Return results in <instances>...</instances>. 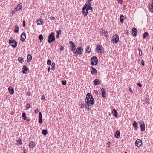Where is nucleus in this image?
Here are the masks:
<instances>
[{"label":"nucleus","instance_id":"obj_9","mask_svg":"<svg viewBox=\"0 0 153 153\" xmlns=\"http://www.w3.org/2000/svg\"><path fill=\"white\" fill-rule=\"evenodd\" d=\"M149 8V11L153 13V0L150 2Z\"/></svg>","mask_w":153,"mask_h":153},{"label":"nucleus","instance_id":"obj_64","mask_svg":"<svg viewBox=\"0 0 153 153\" xmlns=\"http://www.w3.org/2000/svg\"><path fill=\"white\" fill-rule=\"evenodd\" d=\"M152 49L153 50V47H152Z\"/></svg>","mask_w":153,"mask_h":153},{"label":"nucleus","instance_id":"obj_40","mask_svg":"<svg viewBox=\"0 0 153 153\" xmlns=\"http://www.w3.org/2000/svg\"><path fill=\"white\" fill-rule=\"evenodd\" d=\"M15 32L18 33L19 32V27H18L17 26L16 28V29L15 30Z\"/></svg>","mask_w":153,"mask_h":153},{"label":"nucleus","instance_id":"obj_13","mask_svg":"<svg viewBox=\"0 0 153 153\" xmlns=\"http://www.w3.org/2000/svg\"><path fill=\"white\" fill-rule=\"evenodd\" d=\"M100 31L101 34L104 35L106 37L108 36V33L107 31H105L104 30L102 29L100 30Z\"/></svg>","mask_w":153,"mask_h":153},{"label":"nucleus","instance_id":"obj_17","mask_svg":"<svg viewBox=\"0 0 153 153\" xmlns=\"http://www.w3.org/2000/svg\"><path fill=\"white\" fill-rule=\"evenodd\" d=\"M137 30L134 27H133L132 29V34L134 36H136L137 35Z\"/></svg>","mask_w":153,"mask_h":153},{"label":"nucleus","instance_id":"obj_43","mask_svg":"<svg viewBox=\"0 0 153 153\" xmlns=\"http://www.w3.org/2000/svg\"><path fill=\"white\" fill-rule=\"evenodd\" d=\"M61 30L60 29L59 30H58L57 31V34L59 35L60 34H61Z\"/></svg>","mask_w":153,"mask_h":153},{"label":"nucleus","instance_id":"obj_42","mask_svg":"<svg viewBox=\"0 0 153 153\" xmlns=\"http://www.w3.org/2000/svg\"><path fill=\"white\" fill-rule=\"evenodd\" d=\"M47 64L48 65H50L51 64V61L50 60L48 59L47 62Z\"/></svg>","mask_w":153,"mask_h":153},{"label":"nucleus","instance_id":"obj_35","mask_svg":"<svg viewBox=\"0 0 153 153\" xmlns=\"http://www.w3.org/2000/svg\"><path fill=\"white\" fill-rule=\"evenodd\" d=\"M86 103V105H85V107L88 110H89L90 108H89V105H91L90 104L88 103H87V102Z\"/></svg>","mask_w":153,"mask_h":153},{"label":"nucleus","instance_id":"obj_46","mask_svg":"<svg viewBox=\"0 0 153 153\" xmlns=\"http://www.w3.org/2000/svg\"><path fill=\"white\" fill-rule=\"evenodd\" d=\"M64 48L62 46H60V49L61 51H63L64 50Z\"/></svg>","mask_w":153,"mask_h":153},{"label":"nucleus","instance_id":"obj_16","mask_svg":"<svg viewBox=\"0 0 153 153\" xmlns=\"http://www.w3.org/2000/svg\"><path fill=\"white\" fill-rule=\"evenodd\" d=\"M8 90L10 94L13 95L14 94V90L13 88L11 86L9 87Z\"/></svg>","mask_w":153,"mask_h":153},{"label":"nucleus","instance_id":"obj_56","mask_svg":"<svg viewBox=\"0 0 153 153\" xmlns=\"http://www.w3.org/2000/svg\"><path fill=\"white\" fill-rule=\"evenodd\" d=\"M84 108V105H82V106L81 107V108Z\"/></svg>","mask_w":153,"mask_h":153},{"label":"nucleus","instance_id":"obj_32","mask_svg":"<svg viewBox=\"0 0 153 153\" xmlns=\"http://www.w3.org/2000/svg\"><path fill=\"white\" fill-rule=\"evenodd\" d=\"M27 59L28 60H29V61L30 62V61L32 59V57L31 55L29 54L27 56Z\"/></svg>","mask_w":153,"mask_h":153},{"label":"nucleus","instance_id":"obj_50","mask_svg":"<svg viewBox=\"0 0 153 153\" xmlns=\"http://www.w3.org/2000/svg\"><path fill=\"white\" fill-rule=\"evenodd\" d=\"M23 26L24 27L25 26V20H24L23 22Z\"/></svg>","mask_w":153,"mask_h":153},{"label":"nucleus","instance_id":"obj_1","mask_svg":"<svg viewBox=\"0 0 153 153\" xmlns=\"http://www.w3.org/2000/svg\"><path fill=\"white\" fill-rule=\"evenodd\" d=\"M89 10H91V11L92 10V8L91 6V4L90 3L84 5L82 9V12L83 14L85 16H87Z\"/></svg>","mask_w":153,"mask_h":153},{"label":"nucleus","instance_id":"obj_61","mask_svg":"<svg viewBox=\"0 0 153 153\" xmlns=\"http://www.w3.org/2000/svg\"><path fill=\"white\" fill-rule=\"evenodd\" d=\"M89 1H92V0H88Z\"/></svg>","mask_w":153,"mask_h":153},{"label":"nucleus","instance_id":"obj_5","mask_svg":"<svg viewBox=\"0 0 153 153\" xmlns=\"http://www.w3.org/2000/svg\"><path fill=\"white\" fill-rule=\"evenodd\" d=\"M91 62L93 65H95L98 62V60L97 57L94 56L91 59Z\"/></svg>","mask_w":153,"mask_h":153},{"label":"nucleus","instance_id":"obj_45","mask_svg":"<svg viewBox=\"0 0 153 153\" xmlns=\"http://www.w3.org/2000/svg\"><path fill=\"white\" fill-rule=\"evenodd\" d=\"M45 98V97L44 95H43L42 96L41 100H44Z\"/></svg>","mask_w":153,"mask_h":153},{"label":"nucleus","instance_id":"obj_7","mask_svg":"<svg viewBox=\"0 0 153 153\" xmlns=\"http://www.w3.org/2000/svg\"><path fill=\"white\" fill-rule=\"evenodd\" d=\"M119 36L118 35L115 34L114 35L113 37V39L112 41L113 43H117L119 40Z\"/></svg>","mask_w":153,"mask_h":153},{"label":"nucleus","instance_id":"obj_11","mask_svg":"<svg viewBox=\"0 0 153 153\" xmlns=\"http://www.w3.org/2000/svg\"><path fill=\"white\" fill-rule=\"evenodd\" d=\"M26 38V36L25 33L23 32L22 33L21 36L20 40L22 42H24Z\"/></svg>","mask_w":153,"mask_h":153},{"label":"nucleus","instance_id":"obj_19","mask_svg":"<svg viewBox=\"0 0 153 153\" xmlns=\"http://www.w3.org/2000/svg\"><path fill=\"white\" fill-rule=\"evenodd\" d=\"M115 136L117 138H119L120 136V132L119 130H117L115 133Z\"/></svg>","mask_w":153,"mask_h":153},{"label":"nucleus","instance_id":"obj_14","mask_svg":"<svg viewBox=\"0 0 153 153\" xmlns=\"http://www.w3.org/2000/svg\"><path fill=\"white\" fill-rule=\"evenodd\" d=\"M22 69H23V73L24 74L27 73V71H29L28 68L25 65L23 66V68Z\"/></svg>","mask_w":153,"mask_h":153},{"label":"nucleus","instance_id":"obj_60","mask_svg":"<svg viewBox=\"0 0 153 153\" xmlns=\"http://www.w3.org/2000/svg\"><path fill=\"white\" fill-rule=\"evenodd\" d=\"M15 13V11H14L13 12V14Z\"/></svg>","mask_w":153,"mask_h":153},{"label":"nucleus","instance_id":"obj_62","mask_svg":"<svg viewBox=\"0 0 153 153\" xmlns=\"http://www.w3.org/2000/svg\"><path fill=\"white\" fill-rule=\"evenodd\" d=\"M24 153H26V152H25V151H24Z\"/></svg>","mask_w":153,"mask_h":153},{"label":"nucleus","instance_id":"obj_31","mask_svg":"<svg viewBox=\"0 0 153 153\" xmlns=\"http://www.w3.org/2000/svg\"><path fill=\"white\" fill-rule=\"evenodd\" d=\"M22 117L24 120H26L27 117L26 116V114L25 112H23L22 114Z\"/></svg>","mask_w":153,"mask_h":153},{"label":"nucleus","instance_id":"obj_58","mask_svg":"<svg viewBox=\"0 0 153 153\" xmlns=\"http://www.w3.org/2000/svg\"><path fill=\"white\" fill-rule=\"evenodd\" d=\"M50 70V67H49L48 68V71H49Z\"/></svg>","mask_w":153,"mask_h":153},{"label":"nucleus","instance_id":"obj_27","mask_svg":"<svg viewBox=\"0 0 153 153\" xmlns=\"http://www.w3.org/2000/svg\"><path fill=\"white\" fill-rule=\"evenodd\" d=\"M112 113H113V115H114L116 117H117V113L116 110L114 109L113 110Z\"/></svg>","mask_w":153,"mask_h":153},{"label":"nucleus","instance_id":"obj_23","mask_svg":"<svg viewBox=\"0 0 153 153\" xmlns=\"http://www.w3.org/2000/svg\"><path fill=\"white\" fill-rule=\"evenodd\" d=\"M94 85H100V81L98 79H95L94 81Z\"/></svg>","mask_w":153,"mask_h":153},{"label":"nucleus","instance_id":"obj_24","mask_svg":"<svg viewBox=\"0 0 153 153\" xmlns=\"http://www.w3.org/2000/svg\"><path fill=\"white\" fill-rule=\"evenodd\" d=\"M124 20V17L123 15H121L120 16V22L121 23H123Z\"/></svg>","mask_w":153,"mask_h":153},{"label":"nucleus","instance_id":"obj_34","mask_svg":"<svg viewBox=\"0 0 153 153\" xmlns=\"http://www.w3.org/2000/svg\"><path fill=\"white\" fill-rule=\"evenodd\" d=\"M39 38L41 42H42L43 39V36L41 34L39 36Z\"/></svg>","mask_w":153,"mask_h":153},{"label":"nucleus","instance_id":"obj_51","mask_svg":"<svg viewBox=\"0 0 153 153\" xmlns=\"http://www.w3.org/2000/svg\"><path fill=\"white\" fill-rule=\"evenodd\" d=\"M94 92L96 94H97L98 93V91L96 90Z\"/></svg>","mask_w":153,"mask_h":153},{"label":"nucleus","instance_id":"obj_41","mask_svg":"<svg viewBox=\"0 0 153 153\" xmlns=\"http://www.w3.org/2000/svg\"><path fill=\"white\" fill-rule=\"evenodd\" d=\"M62 82L63 85H65L66 84V81L65 80L62 81Z\"/></svg>","mask_w":153,"mask_h":153},{"label":"nucleus","instance_id":"obj_54","mask_svg":"<svg viewBox=\"0 0 153 153\" xmlns=\"http://www.w3.org/2000/svg\"><path fill=\"white\" fill-rule=\"evenodd\" d=\"M51 20H54L55 19L54 17H51Z\"/></svg>","mask_w":153,"mask_h":153},{"label":"nucleus","instance_id":"obj_3","mask_svg":"<svg viewBox=\"0 0 153 153\" xmlns=\"http://www.w3.org/2000/svg\"><path fill=\"white\" fill-rule=\"evenodd\" d=\"M54 34L53 32H52L49 35L48 37V42L49 43H50L55 40V38Z\"/></svg>","mask_w":153,"mask_h":153},{"label":"nucleus","instance_id":"obj_15","mask_svg":"<svg viewBox=\"0 0 153 153\" xmlns=\"http://www.w3.org/2000/svg\"><path fill=\"white\" fill-rule=\"evenodd\" d=\"M42 113L41 112L39 113V123L41 124L42 123Z\"/></svg>","mask_w":153,"mask_h":153},{"label":"nucleus","instance_id":"obj_52","mask_svg":"<svg viewBox=\"0 0 153 153\" xmlns=\"http://www.w3.org/2000/svg\"><path fill=\"white\" fill-rule=\"evenodd\" d=\"M27 95H28L29 96H30L31 95V93L30 92H27Z\"/></svg>","mask_w":153,"mask_h":153},{"label":"nucleus","instance_id":"obj_55","mask_svg":"<svg viewBox=\"0 0 153 153\" xmlns=\"http://www.w3.org/2000/svg\"><path fill=\"white\" fill-rule=\"evenodd\" d=\"M59 35L57 34V35L56 36V38H58L59 37Z\"/></svg>","mask_w":153,"mask_h":153},{"label":"nucleus","instance_id":"obj_20","mask_svg":"<svg viewBox=\"0 0 153 153\" xmlns=\"http://www.w3.org/2000/svg\"><path fill=\"white\" fill-rule=\"evenodd\" d=\"M140 127L141 128V130L142 131H145V125L144 123L141 124Z\"/></svg>","mask_w":153,"mask_h":153},{"label":"nucleus","instance_id":"obj_22","mask_svg":"<svg viewBox=\"0 0 153 153\" xmlns=\"http://www.w3.org/2000/svg\"><path fill=\"white\" fill-rule=\"evenodd\" d=\"M92 71H91V74H97V70L93 67H91Z\"/></svg>","mask_w":153,"mask_h":153},{"label":"nucleus","instance_id":"obj_49","mask_svg":"<svg viewBox=\"0 0 153 153\" xmlns=\"http://www.w3.org/2000/svg\"><path fill=\"white\" fill-rule=\"evenodd\" d=\"M39 109H36L35 110V113H38V112H39Z\"/></svg>","mask_w":153,"mask_h":153},{"label":"nucleus","instance_id":"obj_10","mask_svg":"<svg viewBox=\"0 0 153 153\" xmlns=\"http://www.w3.org/2000/svg\"><path fill=\"white\" fill-rule=\"evenodd\" d=\"M69 43L71 45V49L72 51H74L76 49L75 44L72 41H71L69 42Z\"/></svg>","mask_w":153,"mask_h":153},{"label":"nucleus","instance_id":"obj_47","mask_svg":"<svg viewBox=\"0 0 153 153\" xmlns=\"http://www.w3.org/2000/svg\"><path fill=\"white\" fill-rule=\"evenodd\" d=\"M137 85L138 86H139L140 87H141L142 86V85L140 82L137 83Z\"/></svg>","mask_w":153,"mask_h":153},{"label":"nucleus","instance_id":"obj_37","mask_svg":"<svg viewBox=\"0 0 153 153\" xmlns=\"http://www.w3.org/2000/svg\"><path fill=\"white\" fill-rule=\"evenodd\" d=\"M17 142L18 143V144L20 145H21L22 144V140L21 139L19 138L18 140L17 141Z\"/></svg>","mask_w":153,"mask_h":153},{"label":"nucleus","instance_id":"obj_4","mask_svg":"<svg viewBox=\"0 0 153 153\" xmlns=\"http://www.w3.org/2000/svg\"><path fill=\"white\" fill-rule=\"evenodd\" d=\"M96 50L97 52L101 55H102L104 53L103 48L100 45H98L96 47Z\"/></svg>","mask_w":153,"mask_h":153},{"label":"nucleus","instance_id":"obj_18","mask_svg":"<svg viewBox=\"0 0 153 153\" xmlns=\"http://www.w3.org/2000/svg\"><path fill=\"white\" fill-rule=\"evenodd\" d=\"M37 24L39 25H43V21L42 19L39 18L37 21Z\"/></svg>","mask_w":153,"mask_h":153},{"label":"nucleus","instance_id":"obj_39","mask_svg":"<svg viewBox=\"0 0 153 153\" xmlns=\"http://www.w3.org/2000/svg\"><path fill=\"white\" fill-rule=\"evenodd\" d=\"M139 55L140 56H141L142 55V51L141 49H139Z\"/></svg>","mask_w":153,"mask_h":153},{"label":"nucleus","instance_id":"obj_25","mask_svg":"<svg viewBox=\"0 0 153 153\" xmlns=\"http://www.w3.org/2000/svg\"><path fill=\"white\" fill-rule=\"evenodd\" d=\"M86 52L88 54L89 53H90L91 49L90 47L88 46H87L86 48Z\"/></svg>","mask_w":153,"mask_h":153},{"label":"nucleus","instance_id":"obj_57","mask_svg":"<svg viewBox=\"0 0 153 153\" xmlns=\"http://www.w3.org/2000/svg\"><path fill=\"white\" fill-rule=\"evenodd\" d=\"M27 120L28 122H29L30 121V119H28Z\"/></svg>","mask_w":153,"mask_h":153},{"label":"nucleus","instance_id":"obj_44","mask_svg":"<svg viewBox=\"0 0 153 153\" xmlns=\"http://www.w3.org/2000/svg\"><path fill=\"white\" fill-rule=\"evenodd\" d=\"M30 103H28V104H27V109H26V110H27V109H29L30 108Z\"/></svg>","mask_w":153,"mask_h":153},{"label":"nucleus","instance_id":"obj_12","mask_svg":"<svg viewBox=\"0 0 153 153\" xmlns=\"http://www.w3.org/2000/svg\"><path fill=\"white\" fill-rule=\"evenodd\" d=\"M142 143V141L140 139H137L135 142V145L137 147L140 146Z\"/></svg>","mask_w":153,"mask_h":153},{"label":"nucleus","instance_id":"obj_48","mask_svg":"<svg viewBox=\"0 0 153 153\" xmlns=\"http://www.w3.org/2000/svg\"><path fill=\"white\" fill-rule=\"evenodd\" d=\"M141 64L143 66H144L145 65L144 61L143 60L141 61Z\"/></svg>","mask_w":153,"mask_h":153},{"label":"nucleus","instance_id":"obj_38","mask_svg":"<svg viewBox=\"0 0 153 153\" xmlns=\"http://www.w3.org/2000/svg\"><path fill=\"white\" fill-rule=\"evenodd\" d=\"M51 69L53 70H54L55 67V64L54 63H53L51 65Z\"/></svg>","mask_w":153,"mask_h":153},{"label":"nucleus","instance_id":"obj_28","mask_svg":"<svg viewBox=\"0 0 153 153\" xmlns=\"http://www.w3.org/2000/svg\"><path fill=\"white\" fill-rule=\"evenodd\" d=\"M102 96L103 97H104L105 96V91L104 90V89L102 88Z\"/></svg>","mask_w":153,"mask_h":153},{"label":"nucleus","instance_id":"obj_59","mask_svg":"<svg viewBox=\"0 0 153 153\" xmlns=\"http://www.w3.org/2000/svg\"><path fill=\"white\" fill-rule=\"evenodd\" d=\"M77 56V54H76L75 55V56Z\"/></svg>","mask_w":153,"mask_h":153},{"label":"nucleus","instance_id":"obj_63","mask_svg":"<svg viewBox=\"0 0 153 153\" xmlns=\"http://www.w3.org/2000/svg\"><path fill=\"white\" fill-rule=\"evenodd\" d=\"M124 153H127V152H125Z\"/></svg>","mask_w":153,"mask_h":153},{"label":"nucleus","instance_id":"obj_8","mask_svg":"<svg viewBox=\"0 0 153 153\" xmlns=\"http://www.w3.org/2000/svg\"><path fill=\"white\" fill-rule=\"evenodd\" d=\"M83 51V50L82 47H79L77 48L76 49V51H74V53L75 54H76V53H77L78 54L80 55L82 53Z\"/></svg>","mask_w":153,"mask_h":153},{"label":"nucleus","instance_id":"obj_33","mask_svg":"<svg viewBox=\"0 0 153 153\" xmlns=\"http://www.w3.org/2000/svg\"><path fill=\"white\" fill-rule=\"evenodd\" d=\"M42 133L44 135H46L48 133L46 129H43L42 131Z\"/></svg>","mask_w":153,"mask_h":153},{"label":"nucleus","instance_id":"obj_30","mask_svg":"<svg viewBox=\"0 0 153 153\" xmlns=\"http://www.w3.org/2000/svg\"><path fill=\"white\" fill-rule=\"evenodd\" d=\"M18 61L21 63H23L24 62L23 59L22 57H19L18 58Z\"/></svg>","mask_w":153,"mask_h":153},{"label":"nucleus","instance_id":"obj_29","mask_svg":"<svg viewBox=\"0 0 153 153\" xmlns=\"http://www.w3.org/2000/svg\"><path fill=\"white\" fill-rule=\"evenodd\" d=\"M133 125L135 128L136 130H137V124L136 121H134V122Z\"/></svg>","mask_w":153,"mask_h":153},{"label":"nucleus","instance_id":"obj_26","mask_svg":"<svg viewBox=\"0 0 153 153\" xmlns=\"http://www.w3.org/2000/svg\"><path fill=\"white\" fill-rule=\"evenodd\" d=\"M35 143L33 141H31L30 142L29 146L31 148H33L34 147Z\"/></svg>","mask_w":153,"mask_h":153},{"label":"nucleus","instance_id":"obj_21","mask_svg":"<svg viewBox=\"0 0 153 153\" xmlns=\"http://www.w3.org/2000/svg\"><path fill=\"white\" fill-rule=\"evenodd\" d=\"M22 4L21 3L19 4L15 8V10L16 11H18L20 9L22 8Z\"/></svg>","mask_w":153,"mask_h":153},{"label":"nucleus","instance_id":"obj_53","mask_svg":"<svg viewBox=\"0 0 153 153\" xmlns=\"http://www.w3.org/2000/svg\"><path fill=\"white\" fill-rule=\"evenodd\" d=\"M129 91L131 92L132 93L133 92L132 91V89L131 87L129 88Z\"/></svg>","mask_w":153,"mask_h":153},{"label":"nucleus","instance_id":"obj_2","mask_svg":"<svg viewBox=\"0 0 153 153\" xmlns=\"http://www.w3.org/2000/svg\"><path fill=\"white\" fill-rule=\"evenodd\" d=\"M85 102L88 103L91 105L94 104V100L91 93H89L87 94Z\"/></svg>","mask_w":153,"mask_h":153},{"label":"nucleus","instance_id":"obj_36","mask_svg":"<svg viewBox=\"0 0 153 153\" xmlns=\"http://www.w3.org/2000/svg\"><path fill=\"white\" fill-rule=\"evenodd\" d=\"M148 33L147 32H144L143 36V38H145L147 37V36L148 35Z\"/></svg>","mask_w":153,"mask_h":153},{"label":"nucleus","instance_id":"obj_6","mask_svg":"<svg viewBox=\"0 0 153 153\" xmlns=\"http://www.w3.org/2000/svg\"><path fill=\"white\" fill-rule=\"evenodd\" d=\"M9 44L13 48H16L17 45V42L12 38L9 39Z\"/></svg>","mask_w":153,"mask_h":153}]
</instances>
